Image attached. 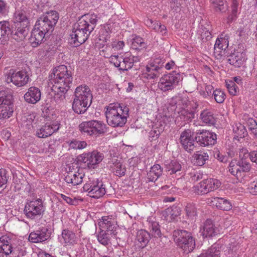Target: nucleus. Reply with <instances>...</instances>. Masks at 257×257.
Returning a JSON list of instances; mask_svg holds the SVG:
<instances>
[{
    "label": "nucleus",
    "mask_w": 257,
    "mask_h": 257,
    "mask_svg": "<svg viewBox=\"0 0 257 257\" xmlns=\"http://www.w3.org/2000/svg\"><path fill=\"white\" fill-rule=\"evenodd\" d=\"M130 109L123 104H110L105 111L108 125L112 127H122L126 123L129 116Z\"/></svg>",
    "instance_id": "nucleus-1"
},
{
    "label": "nucleus",
    "mask_w": 257,
    "mask_h": 257,
    "mask_svg": "<svg viewBox=\"0 0 257 257\" xmlns=\"http://www.w3.org/2000/svg\"><path fill=\"white\" fill-rule=\"evenodd\" d=\"M92 94L89 87L85 85L77 87L74 92L72 109L76 113L85 112L92 103Z\"/></svg>",
    "instance_id": "nucleus-2"
},
{
    "label": "nucleus",
    "mask_w": 257,
    "mask_h": 257,
    "mask_svg": "<svg viewBox=\"0 0 257 257\" xmlns=\"http://www.w3.org/2000/svg\"><path fill=\"white\" fill-rule=\"evenodd\" d=\"M12 26L13 38L17 41L23 40L29 31L30 21L27 13L23 10L16 11Z\"/></svg>",
    "instance_id": "nucleus-3"
},
{
    "label": "nucleus",
    "mask_w": 257,
    "mask_h": 257,
    "mask_svg": "<svg viewBox=\"0 0 257 257\" xmlns=\"http://www.w3.org/2000/svg\"><path fill=\"white\" fill-rule=\"evenodd\" d=\"M73 77L71 71L63 65H60L53 70L49 75V83L52 85L70 88Z\"/></svg>",
    "instance_id": "nucleus-4"
},
{
    "label": "nucleus",
    "mask_w": 257,
    "mask_h": 257,
    "mask_svg": "<svg viewBox=\"0 0 257 257\" xmlns=\"http://www.w3.org/2000/svg\"><path fill=\"white\" fill-rule=\"evenodd\" d=\"M59 18V14L57 12L50 11L37 20L35 27L45 33L47 36H49L54 30Z\"/></svg>",
    "instance_id": "nucleus-5"
},
{
    "label": "nucleus",
    "mask_w": 257,
    "mask_h": 257,
    "mask_svg": "<svg viewBox=\"0 0 257 257\" xmlns=\"http://www.w3.org/2000/svg\"><path fill=\"white\" fill-rule=\"evenodd\" d=\"M173 237L177 245L187 254L195 247V239L189 232L185 230H175L173 231Z\"/></svg>",
    "instance_id": "nucleus-6"
},
{
    "label": "nucleus",
    "mask_w": 257,
    "mask_h": 257,
    "mask_svg": "<svg viewBox=\"0 0 257 257\" xmlns=\"http://www.w3.org/2000/svg\"><path fill=\"white\" fill-rule=\"evenodd\" d=\"M82 135L97 137L107 131L106 125L102 121L91 120L83 121L78 126Z\"/></svg>",
    "instance_id": "nucleus-7"
},
{
    "label": "nucleus",
    "mask_w": 257,
    "mask_h": 257,
    "mask_svg": "<svg viewBox=\"0 0 257 257\" xmlns=\"http://www.w3.org/2000/svg\"><path fill=\"white\" fill-rule=\"evenodd\" d=\"M98 21L97 15L87 14L81 17L74 25L75 29L80 30L83 33L90 35L94 30Z\"/></svg>",
    "instance_id": "nucleus-8"
},
{
    "label": "nucleus",
    "mask_w": 257,
    "mask_h": 257,
    "mask_svg": "<svg viewBox=\"0 0 257 257\" xmlns=\"http://www.w3.org/2000/svg\"><path fill=\"white\" fill-rule=\"evenodd\" d=\"M180 73L175 71L164 75L158 82L159 88L163 91L174 89L182 79Z\"/></svg>",
    "instance_id": "nucleus-9"
},
{
    "label": "nucleus",
    "mask_w": 257,
    "mask_h": 257,
    "mask_svg": "<svg viewBox=\"0 0 257 257\" xmlns=\"http://www.w3.org/2000/svg\"><path fill=\"white\" fill-rule=\"evenodd\" d=\"M24 211L28 218L35 219L40 217L43 214L45 207L42 200L39 199L27 202Z\"/></svg>",
    "instance_id": "nucleus-10"
},
{
    "label": "nucleus",
    "mask_w": 257,
    "mask_h": 257,
    "mask_svg": "<svg viewBox=\"0 0 257 257\" xmlns=\"http://www.w3.org/2000/svg\"><path fill=\"white\" fill-rule=\"evenodd\" d=\"M29 81V76L28 73L25 71H20L17 72L11 70L9 72L6 79L8 83L12 82L18 87L25 85Z\"/></svg>",
    "instance_id": "nucleus-11"
},
{
    "label": "nucleus",
    "mask_w": 257,
    "mask_h": 257,
    "mask_svg": "<svg viewBox=\"0 0 257 257\" xmlns=\"http://www.w3.org/2000/svg\"><path fill=\"white\" fill-rule=\"evenodd\" d=\"M216 139L215 133L206 130L196 133L195 136L196 143L203 147L214 145L216 142Z\"/></svg>",
    "instance_id": "nucleus-12"
},
{
    "label": "nucleus",
    "mask_w": 257,
    "mask_h": 257,
    "mask_svg": "<svg viewBox=\"0 0 257 257\" xmlns=\"http://www.w3.org/2000/svg\"><path fill=\"white\" fill-rule=\"evenodd\" d=\"M238 162L237 160H232L229 164V171L237 179L242 178V172H248L251 168L250 163H245L241 161Z\"/></svg>",
    "instance_id": "nucleus-13"
},
{
    "label": "nucleus",
    "mask_w": 257,
    "mask_h": 257,
    "mask_svg": "<svg viewBox=\"0 0 257 257\" xmlns=\"http://www.w3.org/2000/svg\"><path fill=\"white\" fill-rule=\"evenodd\" d=\"M80 160L86 164L89 168H94L95 165L100 163L103 158V154L97 151L83 154L80 157Z\"/></svg>",
    "instance_id": "nucleus-14"
},
{
    "label": "nucleus",
    "mask_w": 257,
    "mask_h": 257,
    "mask_svg": "<svg viewBox=\"0 0 257 257\" xmlns=\"http://www.w3.org/2000/svg\"><path fill=\"white\" fill-rule=\"evenodd\" d=\"M103 183L102 181L97 179L94 181V184L92 187L91 192L89 193V196L94 198H99L102 197L105 194H110V190L112 189L111 186Z\"/></svg>",
    "instance_id": "nucleus-15"
},
{
    "label": "nucleus",
    "mask_w": 257,
    "mask_h": 257,
    "mask_svg": "<svg viewBox=\"0 0 257 257\" xmlns=\"http://www.w3.org/2000/svg\"><path fill=\"white\" fill-rule=\"evenodd\" d=\"M193 133L190 130H186L180 135V143L183 148L188 152H191L195 148V138L193 137Z\"/></svg>",
    "instance_id": "nucleus-16"
},
{
    "label": "nucleus",
    "mask_w": 257,
    "mask_h": 257,
    "mask_svg": "<svg viewBox=\"0 0 257 257\" xmlns=\"http://www.w3.org/2000/svg\"><path fill=\"white\" fill-rule=\"evenodd\" d=\"M85 32L83 33L78 29H75L74 26L72 33L71 35V39L70 40V43L73 45V47H78L81 44L85 43L88 39L89 35Z\"/></svg>",
    "instance_id": "nucleus-17"
},
{
    "label": "nucleus",
    "mask_w": 257,
    "mask_h": 257,
    "mask_svg": "<svg viewBox=\"0 0 257 257\" xmlns=\"http://www.w3.org/2000/svg\"><path fill=\"white\" fill-rule=\"evenodd\" d=\"M98 225L100 230H104L107 232H113V233L116 234L117 226L114 219L109 216H103L98 222Z\"/></svg>",
    "instance_id": "nucleus-18"
},
{
    "label": "nucleus",
    "mask_w": 257,
    "mask_h": 257,
    "mask_svg": "<svg viewBox=\"0 0 257 257\" xmlns=\"http://www.w3.org/2000/svg\"><path fill=\"white\" fill-rule=\"evenodd\" d=\"M59 128V124L58 123L52 124L46 123L37 131L36 136L40 138H45L51 136L54 133L57 132Z\"/></svg>",
    "instance_id": "nucleus-19"
},
{
    "label": "nucleus",
    "mask_w": 257,
    "mask_h": 257,
    "mask_svg": "<svg viewBox=\"0 0 257 257\" xmlns=\"http://www.w3.org/2000/svg\"><path fill=\"white\" fill-rule=\"evenodd\" d=\"M48 231V230L47 228L43 227L41 229L31 232L29 236V241L34 243H38L47 240L50 236Z\"/></svg>",
    "instance_id": "nucleus-20"
},
{
    "label": "nucleus",
    "mask_w": 257,
    "mask_h": 257,
    "mask_svg": "<svg viewBox=\"0 0 257 257\" xmlns=\"http://www.w3.org/2000/svg\"><path fill=\"white\" fill-rule=\"evenodd\" d=\"M200 232L204 238H207L216 235L218 230L211 219H207L201 227Z\"/></svg>",
    "instance_id": "nucleus-21"
},
{
    "label": "nucleus",
    "mask_w": 257,
    "mask_h": 257,
    "mask_svg": "<svg viewBox=\"0 0 257 257\" xmlns=\"http://www.w3.org/2000/svg\"><path fill=\"white\" fill-rule=\"evenodd\" d=\"M46 36H47L45 33L41 32L38 28L34 26L31 34V36L29 38V41L31 45L34 47H37L40 45L43 42Z\"/></svg>",
    "instance_id": "nucleus-22"
},
{
    "label": "nucleus",
    "mask_w": 257,
    "mask_h": 257,
    "mask_svg": "<svg viewBox=\"0 0 257 257\" xmlns=\"http://www.w3.org/2000/svg\"><path fill=\"white\" fill-rule=\"evenodd\" d=\"M41 93L39 88L36 87H31L24 95L25 101L28 103L35 104L41 98Z\"/></svg>",
    "instance_id": "nucleus-23"
},
{
    "label": "nucleus",
    "mask_w": 257,
    "mask_h": 257,
    "mask_svg": "<svg viewBox=\"0 0 257 257\" xmlns=\"http://www.w3.org/2000/svg\"><path fill=\"white\" fill-rule=\"evenodd\" d=\"M228 43L225 38H218L214 46V54L217 59H220L224 54L228 47Z\"/></svg>",
    "instance_id": "nucleus-24"
},
{
    "label": "nucleus",
    "mask_w": 257,
    "mask_h": 257,
    "mask_svg": "<svg viewBox=\"0 0 257 257\" xmlns=\"http://www.w3.org/2000/svg\"><path fill=\"white\" fill-rule=\"evenodd\" d=\"M69 89V88L68 87L52 85L51 90L54 93V98L55 101L57 103H60L63 101L65 99L66 93Z\"/></svg>",
    "instance_id": "nucleus-25"
},
{
    "label": "nucleus",
    "mask_w": 257,
    "mask_h": 257,
    "mask_svg": "<svg viewBox=\"0 0 257 257\" xmlns=\"http://www.w3.org/2000/svg\"><path fill=\"white\" fill-rule=\"evenodd\" d=\"M151 238L150 234L145 230H139L136 236V244L141 248H144L148 243Z\"/></svg>",
    "instance_id": "nucleus-26"
},
{
    "label": "nucleus",
    "mask_w": 257,
    "mask_h": 257,
    "mask_svg": "<svg viewBox=\"0 0 257 257\" xmlns=\"http://www.w3.org/2000/svg\"><path fill=\"white\" fill-rule=\"evenodd\" d=\"M9 22L3 21L0 22V42L3 43L7 40L9 35L13 37L12 26L10 28Z\"/></svg>",
    "instance_id": "nucleus-27"
},
{
    "label": "nucleus",
    "mask_w": 257,
    "mask_h": 257,
    "mask_svg": "<svg viewBox=\"0 0 257 257\" xmlns=\"http://www.w3.org/2000/svg\"><path fill=\"white\" fill-rule=\"evenodd\" d=\"M211 203L212 205L216 206L218 209L222 210L228 211L232 208L228 200L223 198L212 197Z\"/></svg>",
    "instance_id": "nucleus-28"
},
{
    "label": "nucleus",
    "mask_w": 257,
    "mask_h": 257,
    "mask_svg": "<svg viewBox=\"0 0 257 257\" xmlns=\"http://www.w3.org/2000/svg\"><path fill=\"white\" fill-rule=\"evenodd\" d=\"M82 175L81 174L71 171L67 173L64 180L67 183L75 186L82 183Z\"/></svg>",
    "instance_id": "nucleus-29"
},
{
    "label": "nucleus",
    "mask_w": 257,
    "mask_h": 257,
    "mask_svg": "<svg viewBox=\"0 0 257 257\" xmlns=\"http://www.w3.org/2000/svg\"><path fill=\"white\" fill-rule=\"evenodd\" d=\"M116 234L113 233V232H107L104 230H101L97 235V240L101 244L107 246L110 243V240L112 238H114Z\"/></svg>",
    "instance_id": "nucleus-30"
},
{
    "label": "nucleus",
    "mask_w": 257,
    "mask_h": 257,
    "mask_svg": "<svg viewBox=\"0 0 257 257\" xmlns=\"http://www.w3.org/2000/svg\"><path fill=\"white\" fill-rule=\"evenodd\" d=\"M163 169L159 164L154 165L147 174V179L149 182H155L162 175Z\"/></svg>",
    "instance_id": "nucleus-31"
},
{
    "label": "nucleus",
    "mask_w": 257,
    "mask_h": 257,
    "mask_svg": "<svg viewBox=\"0 0 257 257\" xmlns=\"http://www.w3.org/2000/svg\"><path fill=\"white\" fill-rule=\"evenodd\" d=\"M228 63L235 67H240L244 62L242 54L237 52L230 55L227 59Z\"/></svg>",
    "instance_id": "nucleus-32"
},
{
    "label": "nucleus",
    "mask_w": 257,
    "mask_h": 257,
    "mask_svg": "<svg viewBox=\"0 0 257 257\" xmlns=\"http://www.w3.org/2000/svg\"><path fill=\"white\" fill-rule=\"evenodd\" d=\"M166 172L168 175L175 174L176 176H180L182 174V166L178 162L172 161L167 167Z\"/></svg>",
    "instance_id": "nucleus-33"
},
{
    "label": "nucleus",
    "mask_w": 257,
    "mask_h": 257,
    "mask_svg": "<svg viewBox=\"0 0 257 257\" xmlns=\"http://www.w3.org/2000/svg\"><path fill=\"white\" fill-rule=\"evenodd\" d=\"M209 156L207 153L196 152L193 156V162L194 165L198 166L203 165L208 160Z\"/></svg>",
    "instance_id": "nucleus-34"
},
{
    "label": "nucleus",
    "mask_w": 257,
    "mask_h": 257,
    "mask_svg": "<svg viewBox=\"0 0 257 257\" xmlns=\"http://www.w3.org/2000/svg\"><path fill=\"white\" fill-rule=\"evenodd\" d=\"M112 24H106L101 27L99 32L100 40L106 42L109 39L112 33Z\"/></svg>",
    "instance_id": "nucleus-35"
},
{
    "label": "nucleus",
    "mask_w": 257,
    "mask_h": 257,
    "mask_svg": "<svg viewBox=\"0 0 257 257\" xmlns=\"http://www.w3.org/2000/svg\"><path fill=\"white\" fill-rule=\"evenodd\" d=\"M13 112V103L0 105V119L8 118Z\"/></svg>",
    "instance_id": "nucleus-36"
},
{
    "label": "nucleus",
    "mask_w": 257,
    "mask_h": 257,
    "mask_svg": "<svg viewBox=\"0 0 257 257\" xmlns=\"http://www.w3.org/2000/svg\"><path fill=\"white\" fill-rule=\"evenodd\" d=\"M160 66L155 65H150L146 67L147 72L145 74V77L148 79H153L158 77Z\"/></svg>",
    "instance_id": "nucleus-37"
},
{
    "label": "nucleus",
    "mask_w": 257,
    "mask_h": 257,
    "mask_svg": "<svg viewBox=\"0 0 257 257\" xmlns=\"http://www.w3.org/2000/svg\"><path fill=\"white\" fill-rule=\"evenodd\" d=\"M110 62L113 63L115 67L118 68L119 70L127 71L124 66V61H122V56L112 55L110 56Z\"/></svg>",
    "instance_id": "nucleus-38"
},
{
    "label": "nucleus",
    "mask_w": 257,
    "mask_h": 257,
    "mask_svg": "<svg viewBox=\"0 0 257 257\" xmlns=\"http://www.w3.org/2000/svg\"><path fill=\"white\" fill-rule=\"evenodd\" d=\"M12 246L9 242L0 238V252H1L2 257H3V254L8 255L12 252Z\"/></svg>",
    "instance_id": "nucleus-39"
},
{
    "label": "nucleus",
    "mask_w": 257,
    "mask_h": 257,
    "mask_svg": "<svg viewBox=\"0 0 257 257\" xmlns=\"http://www.w3.org/2000/svg\"><path fill=\"white\" fill-rule=\"evenodd\" d=\"M62 237L65 243L73 244L75 242V234L72 231L64 229L62 232Z\"/></svg>",
    "instance_id": "nucleus-40"
},
{
    "label": "nucleus",
    "mask_w": 257,
    "mask_h": 257,
    "mask_svg": "<svg viewBox=\"0 0 257 257\" xmlns=\"http://www.w3.org/2000/svg\"><path fill=\"white\" fill-rule=\"evenodd\" d=\"M200 118L204 123L211 125L214 124L215 122L213 114L207 110H204L201 113Z\"/></svg>",
    "instance_id": "nucleus-41"
},
{
    "label": "nucleus",
    "mask_w": 257,
    "mask_h": 257,
    "mask_svg": "<svg viewBox=\"0 0 257 257\" xmlns=\"http://www.w3.org/2000/svg\"><path fill=\"white\" fill-rule=\"evenodd\" d=\"M204 180L208 192L216 190L221 185L220 182L216 179L209 178Z\"/></svg>",
    "instance_id": "nucleus-42"
},
{
    "label": "nucleus",
    "mask_w": 257,
    "mask_h": 257,
    "mask_svg": "<svg viewBox=\"0 0 257 257\" xmlns=\"http://www.w3.org/2000/svg\"><path fill=\"white\" fill-rule=\"evenodd\" d=\"M113 164V167H111V168L115 175L121 177L125 175V168L122 167V164L120 162L115 160Z\"/></svg>",
    "instance_id": "nucleus-43"
},
{
    "label": "nucleus",
    "mask_w": 257,
    "mask_h": 257,
    "mask_svg": "<svg viewBox=\"0 0 257 257\" xmlns=\"http://www.w3.org/2000/svg\"><path fill=\"white\" fill-rule=\"evenodd\" d=\"M220 250L216 245H212L205 253L201 254L198 257H220Z\"/></svg>",
    "instance_id": "nucleus-44"
},
{
    "label": "nucleus",
    "mask_w": 257,
    "mask_h": 257,
    "mask_svg": "<svg viewBox=\"0 0 257 257\" xmlns=\"http://www.w3.org/2000/svg\"><path fill=\"white\" fill-rule=\"evenodd\" d=\"M212 4L216 12L224 13L228 9V6L225 1L223 0H212Z\"/></svg>",
    "instance_id": "nucleus-45"
},
{
    "label": "nucleus",
    "mask_w": 257,
    "mask_h": 257,
    "mask_svg": "<svg viewBox=\"0 0 257 257\" xmlns=\"http://www.w3.org/2000/svg\"><path fill=\"white\" fill-rule=\"evenodd\" d=\"M146 47L143 39L139 36H136L132 39V48L135 50H140Z\"/></svg>",
    "instance_id": "nucleus-46"
},
{
    "label": "nucleus",
    "mask_w": 257,
    "mask_h": 257,
    "mask_svg": "<svg viewBox=\"0 0 257 257\" xmlns=\"http://www.w3.org/2000/svg\"><path fill=\"white\" fill-rule=\"evenodd\" d=\"M180 116L185 121H191L194 117V111L188 109H182L179 112Z\"/></svg>",
    "instance_id": "nucleus-47"
},
{
    "label": "nucleus",
    "mask_w": 257,
    "mask_h": 257,
    "mask_svg": "<svg viewBox=\"0 0 257 257\" xmlns=\"http://www.w3.org/2000/svg\"><path fill=\"white\" fill-rule=\"evenodd\" d=\"M238 3L236 0H232L231 4V12L227 18V23L229 24L235 20L237 12Z\"/></svg>",
    "instance_id": "nucleus-48"
},
{
    "label": "nucleus",
    "mask_w": 257,
    "mask_h": 257,
    "mask_svg": "<svg viewBox=\"0 0 257 257\" xmlns=\"http://www.w3.org/2000/svg\"><path fill=\"white\" fill-rule=\"evenodd\" d=\"M194 191L196 194L199 195L206 194L208 193V190L207 189L206 185L205 184L204 180L194 187Z\"/></svg>",
    "instance_id": "nucleus-49"
},
{
    "label": "nucleus",
    "mask_w": 257,
    "mask_h": 257,
    "mask_svg": "<svg viewBox=\"0 0 257 257\" xmlns=\"http://www.w3.org/2000/svg\"><path fill=\"white\" fill-rule=\"evenodd\" d=\"M233 132L235 134V137L242 138L245 137L247 134V131L244 126L241 124H239L233 128Z\"/></svg>",
    "instance_id": "nucleus-50"
},
{
    "label": "nucleus",
    "mask_w": 257,
    "mask_h": 257,
    "mask_svg": "<svg viewBox=\"0 0 257 257\" xmlns=\"http://www.w3.org/2000/svg\"><path fill=\"white\" fill-rule=\"evenodd\" d=\"M165 214L166 215V220L171 221L173 219H174L176 217L179 215V213L177 208L175 207L174 209L168 208L166 210Z\"/></svg>",
    "instance_id": "nucleus-51"
},
{
    "label": "nucleus",
    "mask_w": 257,
    "mask_h": 257,
    "mask_svg": "<svg viewBox=\"0 0 257 257\" xmlns=\"http://www.w3.org/2000/svg\"><path fill=\"white\" fill-rule=\"evenodd\" d=\"M213 95L216 102L218 103H222L225 98V94L224 92L219 89L213 90Z\"/></svg>",
    "instance_id": "nucleus-52"
},
{
    "label": "nucleus",
    "mask_w": 257,
    "mask_h": 257,
    "mask_svg": "<svg viewBox=\"0 0 257 257\" xmlns=\"http://www.w3.org/2000/svg\"><path fill=\"white\" fill-rule=\"evenodd\" d=\"M12 96L8 94L4 90L0 91V105L2 104H10L12 103Z\"/></svg>",
    "instance_id": "nucleus-53"
},
{
    "label": "nucleus",
    "mask_w": 257,
    "mask_h": 257,
    "mask_svg": "<svg viewBox=\"0 0 257 257\" xmlns=\"http://www.w3.org/2000/svg\"><path fill=\"white\" fill-rule=\"evenodd\" d=\"M186 212L187 215L193 218L197 215V208L193 203H188L186 206Z\"/></svg>",
    "instance_id": "nucleus-54"
},
{
    "label": "nucleus",
    "mask_w": 257,
    "mask_h": 257,
    "mask_svg": "<svg viewBox=\"0 0 257 257\" xmlns=\"http://www.w3.org/2000/svg\"><path fill=\"white\" fill-rule=\"evenodd\" d=\"M69 146L73 149H82L87 146V143L85 141L74 140L70 142Z\"/></svg>",
    "instance_id": "nucleus-55"
},
{
    "label": "nucleus",
    "mask_w": 257,
    "mask_h": 257,
    "mask_svg": "<svg viewBox=\"0 0 257 257\" xmlns=\"http://www.w3.org/2000/svg\"><path fill=\"white\" fill-rule=\"evenodd\" d=\"M151 231L152 235L155 237H160L161 236V232L160 229L159 223L157 222H153L151 224Z\"/></svg>",
    "instance_id": "nucleus-56"
},
{
    "label": "nucleus",
    "mask_w": 257,
    "mask_h": 257,
    "mask_svg": "<svg viewBox=\"0 0 257 257\" xmlns=\"http://www.w3.org/2000/svg\"><path fill=\"white\" fill-rule=\"evenodd\" d=\"M226 85L229 93L231 95H235L236 94L237 92V87L234 82L232 81H230L228 82H226Z\"/></svg>",
    "instance_id": "nucleus-57"
},
{
    "label": "nucleus",
    "mask_w": 257,
    "mask_h": 257,
    "mask_svg": "<svg viewBox=\"0 0 257 257\" xmlns=\"http://www.w3.org/2000/svg\"><path fill=\"white\" fill-rule=\"evenodd\" d=\"M249 154L248 150L244 148H242L239 150V160L237 161L238 162L241 163V161L245 162V163H249L246 160V159L248 158L247 155Z\"/></svg>",
    "instance_id": "nucleus-58"
},
{
    "label": "nucleus",
    "mask_w": 257,
    "mask_h": 257,
    "mask_svg": "<svg viewBox=\"0 0 257 257\" xmlns=\"http://www.w3.org/2000/svg\"><path fill=\"white\" fill-rule=\"evenodd\" d=\"M8 12L7 3L3 0H0V16H5Z\"/></svg>",
    "instance_id": "nucleus-59"
},
{
    "label": "nucleus",
    "mask_w": 257,
    "mask_h": 257,
    "mask_svg": "<svg viewBox=\"0 0 257 257\" xmlns=\"http://www.w3.org/2000/svg\"><path fill=\"white\" fill-rule=\"evenodd\" d=\"M122 61H124V66L126 67L127 70L131 69L133 66V60L130 58V55L128 56H122Z\"/></svg>",
    "instance_id": "nucleus-60"
},
{
    "label": "nucleus",
    "mask_w": 257,
    "mask_h": 257,
    "mask_svg": "<svg viewBox=\"0 0 257 257\" xmlns=\"http://www.w3.org/2000/svg\"><path fill=\"white\" fill-rule=\"evenodd\" d=\"M8 181L5 170H0V188L3 187L6 185Z\"/></svg>",
    "instance_id": "nucleus-61"
},
{
    "label": "nucleus",
    "mask_w": 257,
    "mask_h": 257,
    "mask_svg": "<svg viewBox=\"0 0 257 257\" xmlns=\"http://www.w3.org/2000/svg\"><path fill=\"white\" fill-rule=\"evenodd\" d=\"M161 134V131L159 129L152 130L149 133V138L151 141H155L157 139Z\"/></svg>",
    "instance_id": "nucleus-62"
},
{
    "label": "nucleus",
    "mask_w": 257,
    "mask_h": 257,
    "mask_svg": "<svg viewBox=\"0 0 257 257\" xmlns=\"http://www.w3.org/2000/svg\"><path fill=\"white\" fill-rule=\"evenodd\" d=\"M145 23L147 26L155 31L156 26H158V23L159 22L158 21H154L152 19L147 18L145 19Z\"/></svg>",
    "instance_id": "nucleus-63"
},
{
    "label": "nucleus",
    "mask_w": 257,
    "mask_h": 257,
    "mask_svg": "<svg viewBox=\"0 0 257 257\" xmlns=\"http://www.w3.org/2000/svg\"><path fill=\"white\" fill-rule=\"evenodd\" d=\"M249 123L252 126H249V129L250 130L252 133L254 134L255 137L257 138V123L255 120L250 119L249 120Z\"/></svg>",
    "instance_id": "nucleus-64"
}]
</instances>
